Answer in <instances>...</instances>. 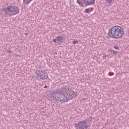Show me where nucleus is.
Instances as JSON below:
<instances>
[{
    "instance_id": "nucleus-1",
    "label": "nucleus",
    "mask_w": 129,
    "mask_h": 129,
    "mask_svg": "<svg viewBox=\"0 0 129 129\" xmlns=\"http://www.w3.org/2000/svg\"><path fill=\"white\" fill-rule=\"evenodd\" d=\"M70 90V88L69 86H63L62 87L59 91H55L52 92L50 95V96L48 97L49 100H55V101H60V102H68L70 99L67 97V96L64 94L66 93L67 95L69 93Z\"/></svg>"
},
{
    "instance_id": "nucleus-2",
    "label": "nucleus",
    "mask_w": 129,
    "mask_h": 129,
    "mask_svg": "<svg viewBox=\"0 0 129 129\" xmlns=\"http://www.w3.org/2000/svg\"><path fill=\"white\" fill-rule=\"evenodd\" d=\"M123 29L120 26H115L112 27L111 29L109 30L107 36L109 38H115L119 39L123 36Z\"/></svg>"
},
{
    "instance_id": "nucleus-3",
    "label": "nucleus",
    "mask_w": 129,
    "mask_h": 129,
    "mask_svg": "<svg viewBox=\"0 0 129 129\" xmlns=\"http://www.w3.org/2000/svg\"><path fill=\"white\" fill-rule=\"evenodd\" d=\"M5 12L9 16H15L20 13V9L16 6H14L13 4H10L9 7L5 9Z\"/></svg>"
},
{
    "instance_id": "nucleus-4",
    "label": "nucleus",
    "mask_w": 129,
    "mask_h": 129,
    "mask_svg": "<svg viewBox=\"0 0 129 129\" xmlns=\"http://www.w3.org/2000/svg\"><path fill=\"white\" fill-rule=\"evenodd\" d=\"M77 4L80 6V7H88V6H92L95 4V0H77Z\"/></svg>"
},
{
    "instance_id": "nucleus-5",
    "label": "nucleus",
    "mask_w": 129,
    "mask_h": 129,
    "mask_svg": "<svg viewBox=\"0 0 129 129\" xmlns=\"http://www.w3.org/2000/svg\"><path fill=\"white\" fill-rule=\"evenodd\" d=\"M90 124L87 123V120L80 121L76 123V129H87L90 127Z\"/></svg>"
},
{
    "instance_id": "nucleus-6",
    "label": "nucleus",
    "mask_w": 129,
    "mask_h": 129,
    "mask_svg": "<svg viewBox=\"0 0 129 129\" xmlns=\"http://www.w3.org/2000/svg\"><path fill=\"white\" fill-rule=\"evenodd\" d=\"M36 78L38 80H46V79H48V76L45 72L39 71L36 73Z\"/></svg>"
},
{
    "instance_id": "nucleus-7",
    "label": "nucleus",
    "mask_w": 129,
    "mask_h": 129,
    "mask_svg": "<svg viewBox=\"0 0 129 129\" xmlns=\"http://www.w3.org/2000/svg\"><path fill=\"white\" fill-rule=\"evenodd\" d=\"M68 95V96H70L71 98H73V97H76V96H77V92H74L73 90H72L70 88V90L69 92Z\"/></svg>"
},
{
    "instance_id": "nucleus-8",
    "label": "nucleus",
    "mask_w": 129,
    "mask_h": 129,
    "mask_svg": "<svg viewBox=\"0 0 129 129\" xmlns=\"http://www.w3.org/2000/svg\"><path fill=\"white\" fill-rule=\"evenodd\" d=\"M105 2H106V5L107 6H109L110 7H111V5L114 0H104Z\"/></svg>"
},
{
    "instance_id": "nucleus-9",
    "label": "nucleus",
    "mask_w": 129,
    "mask_h": 129,
    "mask_svg": "<svg viewBox=\"0 0 129 129\" xmlns=\"http://www.w3.org/2000/svg\"><path fill=\"white\" fill-rule=\"evenodd\" d=\"M57 41H59V42H61V43H63L64 41V38L62 36H58L56 37Z\"/></svg>"
},
{
    "instance_id": "nucleus-10",
    "label": "nucleus",
    "mask_w": 129,
    "mask_h": 129,
    "mask_svg": "<svg viewBox=\"0 0 129 129\" xmlns=\"http://www.w3.org/2000/svg\"><path fill=\"white\" fill-rule=\"evenodd\" d=\"M31 1L32 0H23V2H26V4H29L30 3H31Z\"/></svg>"
},
{
    "instance_id": "nucleus-11",
    "label": "nucleus",
    "mask_w": 129,
    "mask_h": 129,
    "mask_svg": "<svg viewBox=\"0 0 129 129\" xmlns=\"http://www.w3.org/2000/svg\"><path fill=\"white\" fill-rule=\"evenodd\" d=\"M84 13H85L86 14H89V9H86Z\"/></svg>"
},
{
    "instance_id": "nucleus-12",
    "label": "nucleus",
    "mask_w": 129,
    "mask_h": 129,
    "mask_svg": "<svg viewBox=\"0 0 129 129\" xmlns=\"http://www.w3.org/2000/svg\"><path fill=\"white\" fill-rule=\"evenodd\" d=\"M77 43H78V41L75 40V41H73V44L74 45H75V44H77Z\"/></svg>"
},
{
    "instance_id": "nucleus-13",
    "label": "nucleus",
    "mask_w": 129,
    "mask_h": 129,
    "mask_svg": "<svg viewBox=\"0 0 129 129\" xmlns=\"http://www.w3.org/2000/svg\"><path fill=\"white\" fill-rule=\"evenodd\" d=\"M109 76H112V75H114V74L113 73H112V72H109Z\"/></svg>"
},
{
    "instance_id": "nucleus-14",
    "label": "nucleus",
    "mask_w": 129,
    "mask_h": 129,
    "mask_svg": "<svg viewBox=\"0 0 129 129\" xmlns=\"http://www.w3.org/2000/svg\"><path fill=\"white\" fill-rule=\"evenodd\" d=\"M114 49H116V50H118V49H119V48L117 46H114Z\"/></svg>"
},
{
    "instance_id": "nucleus-15",
    "label": "nucleus",
    "mask_w": 129,
    "mask_h": 129,
    "mask_svg": "<svg viewBox=\"0 0 129 129\" xmlns=\"http://www.w3.org/2000/svg\"><path fill=\"white\" fill-rule=\"evenodd\" d=\"M112 52L114 54H116V53H117L116 51H115V50H112Z\"/></svg>"
},
{
    "instance_id": "nucleus-16",
    "label": "nucleus",
    "mask_w": 129,
    "mask_h": 129,
    "mask_svg": "<svg viewBox=\"0 0 129 129\" xmlns=\"http://www.w3.org/2000/svg\"><path fill=\"white\" fill-rule=\"evenodd\" d=\"M53 42H54V43H56V42H57V39H53Z\"/></svg>"
},
{
    "instance_id": "nucleus-17",
    "label": "nucleus",
    "mask_w": 129,
    "mask_h": 129,
    "mask_svg": "<svg viewBox=\"0 0 129 129\" xmlns=\"http://www.w3.org/2000/svg\"><path fill=\"white\" fill-rule=\"evenodd\" d=\"M44 88H48V86L47 85H45L44 87Z\"/></svg>"
},
{
    "instance_id": "nucleus-18",
    "label": "nucleus",
    "mask_w": 129,
    "mask_h": 129,
    "mask_svg": "<svg viewBox=\"0 0 129 129\" xmlns=\"http://www.w3.org/2000/svg\"><path fill=\"white\" fill-rule=\"evenodd\" d=\"M26 36H27V35H28V33H25Z\"/></svg>"
},
{
    "instance_id": "nucleus-19",
    "label": "nucleus",
    "mask_w": 129,
    "mask_h": 129,
    "mask_svg": "<svg viewBox=\"0 0 129 129\" xmlns=\"http://www.w3.org/2000/svg\"><path fill=\"white\" fill-rule=\"evenodd\" d=\"M8 52H9V53H11V51H9Z\"/></svg>"
},
{
    "instance_id": "nucleus-20",
    "label": "nucleus",
    "mask_w": 129,
    "mask_h": 129,
    "mask_svg": "<svg viewBox=\"0 0 129 129\" xmlns=\"http://www.w3.org/2000/svg\"><path fill=\"white\" fill-rule=\"evenodd\" d=\"M91 120H92V119H91V120H90V121H91Z\"/></svg>"
}]
</instances>
